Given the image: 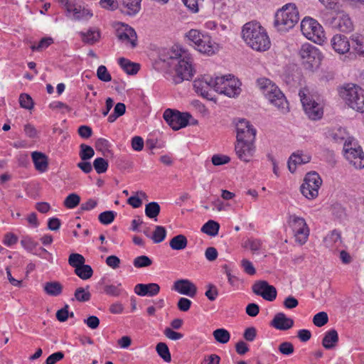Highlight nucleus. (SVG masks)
<instances>
[{
	"label": "nucleus",
	"instance_id": "f257e3e1",
	"mask_svg": "<svg viewBox=\"0 0 364 364\" xmlns=\"http://www.w3.org/2000/svg\"><path fill=\"white\" fill-rule=\"evenodd\" d=\"M242 36L245 42L257 51H265L270 48L271 42L265 28L257 21L246 23L242 29Z\"/></svg>",
	"mask_w": 364,
	"mask_h": 364
},
{
	"label": "nucleus",
	"instance_id": "f03ea898",
	"mask_svg": "<svg viewBox=\"0 0 364 364\" xmlns=\"http://www.w3.org/2000/svg\"><path fill=\"white\" fill-rule=\"evenodd\" d=\"M257 85L266 99L282 113L289 112V103L279 88L272 80L266 77L257 79Z\"/></svg>",
	"mask_w": 364,
	"mask_h": 364
},
{
	"label": "nucleus",
	"instance_id": "7ed1b4c3",
	"mask_svg": "<svg viewBox=\"0 0 364 364\" xmlns=\"http://www.w3.org/2000/svg\"><path fill=\"white\" fill-rule=\"evenodd\" d=\"M170 58L177 61L175 66L176 74L173 77V82L179 84L183 80H190L194 74L190 55L184 50L179 49L172 50Z\"/></svg>",
	"mask_w": 364,
	"mask_h": 364
},
{
	"label": "nucleus",
	"instance_id": "20e7f679",
	"mask_svg": "<svg viewBox=\"0 0 364 364\" xmlns=\"http://www.w3.org/2000/svg\"><path fill=\"white\" fill-rule=\"evenodd\" d=\"M341 98L350 108L364 112V90L355 84H347L338 90Z\"/></svg>",
	"mask_w": 364,
	"mask_h": 364
},
{
	"label": "nucleus",
	"instance_id": "39448f33",
	"mask_svg": "<svg viewBox=\"0 0 364 364\" xmlns=\"http://www.w3.org/2000/svg\"><path fill=\"white\" fill-rule=\"evenodd\" d=\"M299 20V11L295 4H289L276 13L274 25L278 31L287 32L292 28Z\"/></svg>",
	"mask_w": 364,
	"mask_h": 364
},
{
	"label": "nucleus",
	"instance_id": "423d86ee",
	"mask_svg": "<svg viewBox=\"0 0 364 364\" xmlns=\"http://www.w3.org/2000/svg\"><path fill=\"white\" fill-rule=\"evenodd\" d=\"M186 36L193 43L195 48L201 53L212 55L218 50V45L213 41L212 38L207 33L191 29Z\"/></svg>",
	"mask_w": 364,
	"mask_h": 364
},
{
	"label": "nucleus",
	"instance_id": "0eeeda50",
	"mask_svg": "<svg viewBox=\"0 0 364 364\" xmlns=\"http://www.w3.org/2000/svg\"><path fill=\"white\" fill-rule=\"evenodd\" d=\"M240 86V81L232 75L214 78L213 90L229 97L238 96L241 92Z\"/></svg>",
	"mask_w": 364,
	"mask_h": 364
},
{
	"label": "nucleus",
	"instance_id": "6e6552de",
	"mask_svg": "<svg viewBox=\"0 0 364 364\" xmlns=\"http://www.w3.org/2000/svg\"><path fill=\"white\" fill-rule=\"evenodd\" d=\"M301 31L306 38L318 44H321L326 38L323 27L310 17H305L301 21Z\"/></svg>",
	"mask_w": 364,
	"mask_h": 364
},
{
	"label": "nucleus",
	"instance_id": "1a4fd4ad",
	"mask_svg": "<svg viewBox=\"0 0 364 364\" xmlns=\"http://www.w3.org/2000/svg\"><path fill=\"white\" fill-rule=\"evenodd\" d=\"M322 184V179L315 171L308 173L304 179L300 190L304 196L308 199L316 198Z\"/></svg>",
	"mask_w": 364,
	"mask_h": 364
},
{
	"label": "nucleus",
	"instance_id": "9d476101",
	"mask_svg": "<svg viewBox=\"0 0 364 364\" xmlns=\"http://www.w3.org/2000/svg\"><path fill=\"white\" fill-rule=\"evenodd\" d=\"M299 55L302 59L303 64L309 69L318 68L323 57L319 50L309 43H305L301 46L299 50Z\"/></svg>",
	"mask_w": 364,
	"mask_h": 364
},
{
	"label": "nucleus",
	"instance_id": "9b49d317",
	"mask_svg": "<svg viewBox=\"0 0 364 364\" xmlns=\"http://www.w3.org/2000/svg\"><path fill=\"white\" fill-rule=\"evenodd\" d=\"M289 224L294 232L295 241L301 245L305 244L309 235V228L306 220L296 215H291Z\"/></svg>",
	"mask_w": 364,
	"mask_h": 364
},
{
	"label": "nucleus",
	"instance_id": "f8f14e48",
	"mask_svg": "<svg viewBox=\"0 0 364 364\" xmlns=\"http://www.w3.org/2000/svg\"><path fill=\"white\" fill-rule=\"evenodd\" d=\"M164 119L166 123L173 129L179 130L186 127L192 118L188 112H181L176 109H167L164 112Z\"/></svg>",
	"mask_w": 364,
	"mask_h": 364
},
{
	"label": "nucleus",
	"instance_id": "ddd939ff",
	"mask_svg": "<svg viewBox=\"0 0 364 364\" xmlns=\"http://www.w3.org/2000/svg\"><path fill=\"white\" fill-rule=\"evenodd\" d=\"M351 141H345L343 151L346 159L355 168L361 169L364 168V154L360 146H355Z\"/></svg>",
	"mask_w": 364,
	"mask_h": 364
},
{
	"label": "nucleus",
	"instance_id": "4468645a",
	"mask_svg": "<svg viewBox=\"0 0 364 364\" xmlns=\"http://www.w3.org/2000/svg\"><path fill=\"white\" fill-rule=\"evenodd\" d=\"M237 141H255L257 130L245 119H240L235 123Z\"/></svg>",
	"mask_w": 364,
	"mask_h": 364
},
{
	"label": "nucleus",
	"instance_id": "2eb2a0df",
	"mask_svg": "<svg viewBox=\"0 0 364 364\" xmlns=\"http://www.w3.org/2000/svg\"><path fill=\"white\" fill-rule=\"evenodd\" d=\"M299 95L304 112L309 118L312 120L320 119L323 114L322 106L311 97L306 96L304 94L301 95V93Z\"/></svg>",
	"mask_w": 364,
	"mask_h": 364
},
{
	"label": "nucleus",
	"instance_id": "dca6fc26",
	"mask_svg": "<svg viewBox=\"0 0 364 364\" xmlns=\"http://www.w3.org/2000/svg\"><path fill=\"white\" fill-rule=\"evenodd\" d=\"M116 36L119 41L127 45L130 44L132 48L137 45L136 33L133 28L127 24L119 23L116 28Z\"/></svg>",
	"mask_w": 364,
	"mask_h": 364
},
{
	"label": "nucleus",
	"instance_id": "f3484780",
	"mask_svg": "<svg viewBox=\"0 0 364 364\" xmlns=\"http://www.w3.org/2000/svg\"><path fill=\"white\" fill-rule=\"evenodd\" d=\"M253 293L262 296L264 299L272 301L277 298L276 288L265 280L257 281L252 287Z\"/></svg>",
	"mask_w": 364,
	"mask_h": 364
},
{
	"label": "nucleus",
	"instance_id": "a211bd4d",
	"mask_svg": "<svg viewBox=\"0 0 364 364\" xmlns=\"http://www.w3.org/2000/svg\"><path fill=\"white\" fill-rule=\"evenodd\" d=\"M214 79L210 77L203 76L193 81V88L196 92L203 97L212 100V95L210 93L211 89H213Z\"/></svg>",
	"mask_w": 364,
	"mask_h": 364
},
{
	"label": "nucleus",
	"instance_id": "6ab92c4d",
	"mask_svg": "<svg viewBox=\"0 0 364 364\" xmlns=\"http://www.w3.org/2000/svg\"><path fill=\"white\" fill-rule=\"evenodd\" d=\"M235 151L237 157L245 162L250 161L255 152V141H237Z\"/></svg>",
	"mask_w": 364,
	"mask_h": 364
},
{
	"label": "nucleus",
	"instance_id": "aec40b11",
	"mask_svg": "<svg viewBox=\"0 0 364 364\" xmlns=\"http://www.w3.org/2000/svg\"><path fill=\"white\" fill-rule=\"evenodd\" d=\"M330 25L333 28L341 32L349 33L353 30V23L348 14L343 12L338 13L331 18Z\"/></svg>",
	"mask_w": 364,
	"mask_h": 364
},
{
	"label": "nucleus",
	"instance_id": "412c9836",
	"mask_svg": "<svg viewBox=\"0 0 364 364\" xmlns=\"http://www.w3.org/2000/svg\"><path fill=\"white\" fill-rule=\"evenodd\" d=\"M61 2L64 4L68 13L72 14L75 19H88L92 16V13L90 11L82 8L74 0H61Z\"/></svg>",
	"mask_w": 364,
	"mask_h": 364
},
{
	"label": "nucleus",
	"instance_id": "4be33fe9",
	"mask_svg": "<svg viewBox=\"0 0 364 364\" xmlns=\"http://www.w3.org/2000/svg\"><path fill=\"white\" fill-rule=\"evenodd\" d=\"M173 289L178 293L193 298L197 294L196 286L190 280L181 279L176 281Z\"/></svg>",
	"mask_w": 364,
	"mask_h": 364
},
{
	"label": "nucleus",
	"instance_id": "5701e85b",
	"mask_svg": "<svg viewBox=\"0 0 364 364\" xmlns=\"http://www.w3.org/2000/svg\"><path fill=\"white\" fill-rule=\"evenodd\" d=\"M270 325L276 329L287 331L293 327L294 320L287 317L284 313L279 312L274 315Z\"/></svg>",
	"mask_w": 364,
	"mask_h": 364
},
{
	"label": "nucleus",
	"instance_id": "b1692460",
	"mask_svg": "<svg viewBox=\"0 0 364 364\" xmlns=\"http://www.w3.org/2000/svg\"><path fill=\"white\" fill-rule=\"evenodd\" d=\"M160 291V287L156 283L137 284L134 292L140 296H154Z\"/></svg>",
	"mask_w": 364,
	"mask_h": 364
},
{
	"label": "nucleus",
	"instance_id": "393cba45",
	"mask_svg": "<svg viewBox=\"0 0 364 364\" xmlns=\"http://www.w3.org/2000/svg\"><path fill=\"white\" fill-rule=\"evenodd\" d=\"M331 43L333 50L339 54H344L348 53L350 48V42L348 38L343 35H335L332 38Z\"/></svg>",
	"mask_w": 364,
	"mask_h": 364
},
{
	"label": "nucleus",
	"instance_id": "a878e982",
	"mask_svg": "<svg viewBox=\"0 0 364 364\" xmlns=\"http://www.w3.org/2000/svg\"><path fill=\"white\" fill-rule=\"evenodd\" d=\"M311 156L304 154L301 151L293 153L288 160V168L291 173H294L297 165L305 164L311 161Z\"/></svg>",
	"mask_w": 364,
	"mask_h": 364
},
{
	"label": "nucleus",
	"instance_id": "bb28decb",
	"mask_svg": "<svg viewBox=\"0 0 364 364\" xmlns=\"http://www.w3.org/2000/svg\"><path fill=\"white\" fill-rule=\"evenodd\" d=\"M141 1L142 0H119L122 5V12L129 16L136 15L141 9Z\"/></svg>",
	"mask_w": 364,
	"mask_h": 364
},
{
	"label": "nucleus",
	"instance_id": "cd10ccee",
	"mask_svg": "<svg viewBox=\"0 0 364 364\" xmlns=\"http://www.w3.org/2000/svg\"><path fill=\"white\" fill-rule=\"evenodd\" d=\"M80 36L83 43L93 45L98 42L101 38V33L98 28H90L86 32H80Z\"/></svg>",
	"mask_w": 364,
	"mask_h": 364
},
{
	"label": "nucleus",
	"instance_id": "c85d7f7f",
	"mask_svg": "<svg viewBox=\"0 0 364 364\" xmlns=\"http://www.w3.org/2000/svg\"><path fill=\"white\" fill-rule=\"evenodd\" d=\"M338 342V334L336 330L331 329L326 332L323 339L322 346L327 350L334 348Z\"/></svg>",
	"mask_w": 364,
	"mask_h": 364
},
{
	"label": "nucleus",
	"instance_id": "c756f323",
	"mask_svg": "<svg viewBox=\"0 0 364 364\" xmlns=\"http://www.w3.org/2000/svg\"><path fill=\"white\" fill-rule=\"evenodd\" d=\"M31 156L36 170L45 172L48 169V163L46 154L38 151H33Z\"/></svg>",
	"mask_w": 364,
	"mask_h": 364
},
{
	"label": "nucleus",
	"instance_id": "7c9ffc66",
	"mask_svg": "<svg viewBox=\"0 0 364 364\" xmlns=\"http://www.w3.org/2000/svg\"><path fill=\"white\" fill-rule=\"evenodd\" d=\"M118 63L122 70L128 75L136 74L140 68L139 63H133L124 58H119Z\"/></svg>",
	"mask_w": 364,
	"mask_h": 364
},
{
	"label": "nucleus",
	"instance_id": "2f4dec72",
	"mask_svg": "<svg viewBox=\"0 0 364 364\" xmlns=\"http://www.w3.org/2000/svg\"><path fill=\"white\" fill-rule=\"evenodd\" d=\"M188 245V240L183 235H177L173 237L169 242L171 248L173 250H184Z\"/></svg>",
	"mask_w": 364,
	"mask_h": 364
},
{
	"label": "nucleus",
	"instance_id": "473e14b6",
	"mask_svg": "<svg viewBox=\"0 0 364 364\" xmlns=\"http://www.w3.org/2000/svg\"><path fill=\"white\" fill-rule=\"evenodd\" d=\"M327 136L331 139L334 142L340 143L346 139L347 132L346 129L342 127L334 128L328 131Z\"/></svg>",
	"mask_w": 364,
	"mask_h": 364
},
{
	"label": "nucleus",
	"instance_id": "72a5a7b5",
	"mask_svg": "<svg viewBox=\"0 0 364 364\" xmlns=\"http://www.w3.org/2000/svg\"><path fill=\"white\" fill-rule=\"evenodd\" d=\"M43 289L49 296H57L62 293L63 286L58 282H49L45 284Z\"/></svg>",
	"mask_w": 364,
	"mask_h": 364
},
{
	"label": "nucleus",
	"instance_id": "f704fd0d",
	"mask_svg": "<svg viewBox=\"0 0 364 364\" xmlns=\"http://www.w3.org/2000/svg\"><path fill=\"white\" fill-rule=\"evenodd\" d=\"M353 48L360 55H364V36L358 33L351 36Z\"/></svg>",
	"mask_w": 364,
	"mask_h": 364
},
{
	"label": "nucleus",
	"instance_id": "c9c22d12",
	"mask_svg": "<svg viewBox=\"0 0 364 364\" xmlns=\"http://www.w3.org/2000/svg\"><path fill=\"white\" fill-rule=\"evenodd\" d=\"M219 229V223L210 220L203 225L201 231L208 235L216 236L218 234Z\"/></svg>",
	"mask_w": 364,
	"mask_h": 364
},
{
	"label": "nucleus",
	"instance_id": "e433bc0d",
	"mask_svg": "<svg viewBox=\"0 0 364 364\" xmlns=\"http://www.w3.org/2000/svg\"><path fill=\"white\" fill-rule=\"evenodd\" d=\"M213 336L215 341L220 343L225 344L230 339L229 331L225 328H218L213 333Z\"/></svg>",
	"mask_w": 364,
	"mask_h": 364
},
{
	"label": "nucleus",
	"instance_id": "4c0bfd02",
	"mask_svg": "<svg viewBox=\"0 0 364 364\" xmlns=\"http://www.w3.org/2000/svg\"><path fill=\"white\" fill-rule=\"evenodd\" d=\"M75 273L82 279L86 280L92 277L93 270L90 265L85 264L80 265L77 269H75Z\"/></svg>",
	"mask_w": 364,
	"mask_h": 364
},
{
	"label": "nucleus",
	"instance_id": "58836bf2",
	"mask_svg": "<svg viewBox=\"0 0 364 364\" xmlns=\"http://www.w3.org/2000/svg\"><path fill=\"white\" fill-rule=\"evenodd\" d=\"M156 350L158 355L167 363L171 362V355L168 346L165 343L160 342L156 345Z\"/></svg>",
	"mask_w": 364,
	"mask_h": 364
},
{
	"label": "nucleus",
	"instance_id": "ea45409f",
	"mask_svg": "<svg viewBox=\"0 0 364 364\" xmlns=\"http://www.w3.org/2000/svg\"><path fill=\"white\" fill-rule=\"evenodd\" d=\"M160 205L156 202H151L145 206V214L149 218H156L160 213Z\"/></svg>",
	"mask_w": 364,
	"mask_h": 364
},
{
	"label": "nucleus",
	"instance_id": "a19ab883",
	"mask_svg": "<svg viewBox=\"0 0 364 364\" xmlns=\"http://www.w3.org/2000/svg\"><path fill=\"white\" fill-rule=\"evenodd\" d=\"M125 105L122 102H118L114 108L113 113L108 117V122L111 123L114 122L118 117L122 116L125 113Z\"/></svg>",
	"mask_w": 364,
	"mask_h": 364
},
{
	"label": "nucleus",
	"instance_id": "79ce46f5",
	"mask_svg": "<svg viewBox=\"0 0 364 364\" xmlns=\"http://www.w3.org/2000/svg\"><path fill=\"white\" fill-rule=\"evenodd\" d=\"M166 236V230L164 227L156 225L151 237L154 243L161 242Z\"/></svg>",
	"mask_w": 364,
	"mask_h": 364
},
{
	"label": "nucleus",
	"instance_id": "37998d69",
	"mask_svg": "<svg viewBox=\"0 0 364 364\" xmlns=\"http://www.w3.org/2000/svg\"><path fill=\"white\" fill-rule=\"evenodd\" d=\"M80 202V197L77 193H70L65 199L63 204L69 209L77 207Z\"/></svg>",
	"mask_w": 364,
	"mask_h": 364
},
{
	"label": "nucleus",
	"instance_id": "c03bdc74",
	"mask_svg": "<svg viewBox=\"0 0 364 364\" xmlns=\"http://www.w3.org/2000/svg\"><path fill=\"white\" fill-rule=\"evenodd\" d=\"M85 262V257L78 253H72L68 258V264L75 268L77 269L80 265H82Z\"/></svg>",
	"mask_w": 364,
	"mask_h": 364
},
{
	"label": "nucleus",
	"instance_id": "a18cd8bd",
	"mask_svg": "<svg viewBox=\"0 0 364 364\" xmlns=\"http://www.w3.org/2000/svg\"><path fill=\"white\" fill-rule=\"evenodd\" d=\"M116 215L117 213L114 211L107 210L99 215L98 220L103 225H109L114 221Z\"/></svg>",
	"mask_w": 364,
	"mask_h": 364
},
{
	"label": "nucleus",
	"instance_id": "49530a36",
	"mask_svg": "<svg viewBox=\"0 0 364 364\" xmlns=\"http://www.w3.org/2000/svg\"><path fill=\"white\" fill-rule=\"evenodd\" d=\"M21 244L25 250H26L28 252L32 254L33 252H35L34 250L38 245V243L37 242H36L31 237L28 236L23 237L21 240Z\"/></svg>",
	"mask_w": 364,
	"mask_h": 364
},
{
	"label": "nucleus",
	"instance_id": "de8ad7c7",
	"mask_svg": "<svg viewBox=\"0 0 364 364\" xmlns=\"http://www.w3.org/2000/svg\"><path fill=\"white\" fill-rule=\"evenodd\" d=\"M108 166L107 161L102 157L95 159L93 162V167L99 174L106 172Z\"/></svg>",
	"mask_w": 364,
	"mask_h": 364
},
{
	"label": "nucleus",
	"instance_id": "09e8293b",
	"mask_svg": "<svg viewBox=\"0 0 364 364\" xmlns=\"http://www.w3.org/2000/svg\"><path fill=\"white\" fill-rule=\"evenodd\" d=\"M53 43V39L51 37H45L41 38L37 45H32L31 49L33 51H42Z\"/></svg>",
	"mask_w": 364,
	"mask_h": 364
},
{
	"label": "nucleus",
	"instance_id": "8fccbe9b",
	"mask_svg": "<svg viewBox=\"0 0 364 364\" xmlns=\"http://www.w3.org/2000/svg\"><path fill=\"white\" fill-rule=\"evenodd\" d=\"M80 148V157L82 161L91 159L95 154L94 149L90 146L82 144Z\"/></svg>",
	"mask_w": 364,
	"mask_h": 364
},
{
	"label": "nucleus",
	"instance_id": "3c124183",
	"mask_svg": "<svg viewBox=\"0 0 364 364\" xmlns=\"http://www.w3.org/2000/svg\"><path fill=\"white\" fill-rule=\"evenodd\" d=\"M133 264L136 268L147 267L152 264V260L148 256L141 255L134 259Z\"/></svg>",
	"mask_w": 364,
	"mask_h": 364
},
{
	"label": "nucleus",
	"instance_id": "603ef678",
	"mask_svg": "<svg viewBox=\"0 0 364 364\" xmlns=\"http://www.w3.org/2000/svg\"><path fill=\"white\" fill-rule=\"evenodd\" d=\"M120 283L117 285L106 284L104 287V292L109 296H119L122 292V289L120 288Z\"/></svg>",
	"mask_w": 364,
	"mask_h": 364
},
{
	"label": "nucleus",
	"instance_id": "864d4df0",
	"mask_svg": "<svg viewBox=\"0 0 364 364\" xmlns=\"http://www.w3.org/2000/svg\"><path fill=\"white\" fill-rule=\"evenodd\" d=\"M137 196H132L127 199V203L132 206L134 208H139L142 205V201L138 196L146 198V194L143 191H137Z\"/></svg>",
	"mask_w": 364,
	"mask_h": 364
},
{
	"label": "nucleus",
	"instance_id": "5fc2aeb1",
	"mask_svg": "<svg viewBox=\"0 0 364 364\" xmlns=\"http://www.w3.org/2000/svg\"><path fill=\"white\" fill-rule=\"evenodd\" d=\"M328 321V314L324 311H321L314 315L313 323L317 327H322Z\"/></svg>",
	"mask_w": 364,
	"mask_h": 364
},
{
	"label": "nucleus",
	"instance_id": "6e6d98bb",
	"mask_svg": "<svg viewBox=\"0 0 364 364\" xmlns=\"http://www.w3.org/2000/svg\"><path fill=\"white\" fill-rule=\"evenodd\" d=\"M75 298L80 302L88 301L91 298V294L88 291L82 287L77 288L75 291Z\"/></svg>",
	"mask_w": 364,
	"mask_h": 364
},
{
	"label": "nucleus",
	"instance_id": "4d7b16f0",
	"mask_svg": "<svg viewBox=\"0 0 364 364\" xmlns=\"http://www.w3.org/2000/svg\"><path fill=\"white\" fill-rule=\"evenodd\" d=\"M97 76L99 80L103 82H109L112 80L111 75L107 71L105 65H100L97 70Z\"/></svg>",
	"mask_w": 364,
	"mask_h": 364
},
{
	"label": "nucleus",
	"instance_id": "13d9d810",
	"mask_svg": "<svg viewBox=\"0 0 364 364\" xmlns=\"http://www.w3.org/2000/svg\"><path fill=\"white\" fill-rule=\"evenodd\" d=\"M19 103L21 107L31 109L33 107V100L28 94L23 93L19 97Z\"/></svg>",
	"mask_w": 364,
	"mask_h": 364
},
{
	"label": "nucleus",
	"instance_id": "bf43d9fd",
	"mask_svg": "<svg viewBox=\"0 0 364 364\" xmlns=\"http://www.w3.org/2000/svg\"><path fill=\"white\" fill-rule=\"evenodd\" d=\"M207 290L205 292V296L211 301L216 299L218 296V290L217 287L213 284H208L206 286Z\"/></svg>",
	"mask_w": 364,
	"mask_h": 364
},
{
	"label": "nucleus",
	"instance_id": "052dcab7",
	"mask_svg": "<svg viewBox=\"0 0 364 364\" xmlns=\"http://www.w3.org/2000/svg\"><path fill=\"white\" fill-rule=\"evenodd\" d=\"M278 350L282 354L289 355L294 353V348L291 342L285 341L280 343Z\"/></svg>",
	"mask_w": 364,
	"mask_h": 364
},
{
	"label": "nucleus",
	"instance_id": "680f3d73",
	"mask_svg": "<svg viewBox=\"0 0 364 364\" xmlns=\"http://www.w3.org/2000/svg\"><path fill=\"white\" fill-rule=\"evenodd\" d=\"M33 254L48 261L50 263L53 262L52 254L47 251L44 247H39L35 252H33Z\"/></svg>",
	"mask_w": 364,
	"mask_h": 364
},
{
	"label": "nucleus",
	"instance_id": "e2e57ef3",
	"mask_svg": "<svg viewBox=\"0 0 364 364\" xmlns=\"http://www.w3.org/2000/svg\"><path fill=\"white\" fill-rule=\"evenodd\" d=\"M230 158L226 155L215 154L212 157V163L215 166H220L229 163Z\"/></svg>",
	"mask_w": 364,
	"mask_h": 364
},
{
	"label": "nucleus",
	"instance_id": "0e129e2a",
	"mask_svg": "<svg viewBox=\"0 0 364 364\" xmlns=\"http://www.w3.org/2000/svg\"><path fill=\"white\" fill-rule=\"evenodd\" d=\"M191 304L192 301L190 299L181 297L178 301L177 307L180 311L186 312L190 309Z\"/></svg>",
	"mask_w": 364,
	"mask_h": 364
},
{
	"label": "nucleus",
	"instance_id": "69168bd1",
	"mask_svg": "<svg viewBox=\"0 0 364 364\" xmlns=\"http://www.w3.org/2000/svg\"><path fill=\"white\" fill-rule=\"evenodd\" d=\"M110 144L108 140L104 138L98 139L95 142V148L98 151H102L104 154L105 151H109Z\"/></svg>",
	"mask_w": 364,
	"mask_h": 364
},
{
	"label": "nucleus",
	"instance_id": "338daca9",
	"mask_svg": "<svg viewBox=\"0 0 364 364\" xmlns=\"http://www.w3.org/2000/svg\"><path fill=\"white\" fill-rule=\"evenodd\" d=\"M78 134L83 139H88L92 134V129L87 125H81L77 129Z\"/></svg>",
	"mask_w": 364,
	"mask_h": 364
},
{
	"label": "nucleus",
	"instance_id": "774afa93",
	"mask_svg": "<svg viewBox=\"0 0 364 364\" xmlns=\"http://www.w3.org/2000/svg\"><path fill=\"white\" fill-rule=\"evenodd\" d=\"M64 358V353L61 351L55 352L49 355L46 360V364H55L57 362L61 360Z\"/></svg>",
	"mask_w": 364,
	"mask_h": 364
}]
</instances>
